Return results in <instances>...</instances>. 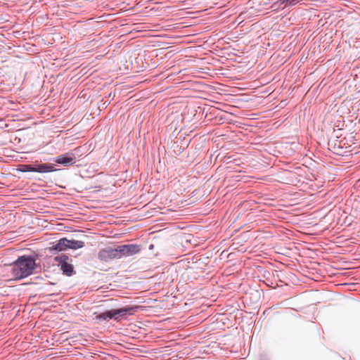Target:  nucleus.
Returning a JSON list of instances; mask_svg holds the SVG:
<instances>
[{
    "label": "nucleus",
    "instance_id": "nucleus-3",
    "mask_svg": "<svg viewBox=\"0 0 360 360\" xmlns=\"http://www.w3.org/2000/svg\"><path fill=\"white\" fill-rule=\"evenodd\" d=\"M141 308V307L139 305H126L120 308L113 309L114 321L120 322L126 320L129 316H133Z\"/></svg>",
    "mask_w": 360,
    "mask_h": 360
},
{
    "label": "nucleus",
    "instance_id": "nucleus-12",
    "mask_svg": "<svg viewBox=\"0 0 360 360\" xmlns=\"http://www.w3.org/2000/svg\"><path fill=\"white\" fill-rule=\"evenodd\" d=\"M113 250L115 259L126 257L124 250H123V245H117V247L113 248Z\"/></svg>",
    "mask_w": 360,
    "mask_h": 360
},
{
    "label": "nucleus",
    "instance_id": "nucleus-4",
    "mask_svg": "<svg viewBox=\"0 0 360 360\" xmlns=\"http://www.w3.org/2000/svg\"><path fill=\"white\" fill-rule=\"evenodd\" d=\"M79 151V148L70 150L67 153L60 154L54 158V162L56 164L61 165L64 167H69L75 165L77 161V155Z\"/></svg>",
    "mask_w": 360,
    "mask_h": 360
},
{
    "label": "nucleus",
    "instance_id": "nucleus-8",
    "mask_svg": "<svg viewBox=\"0 0 360 360\" xmlns=\"http://www.w3.org/2000/svg\"><path fill=\"white\" fill-rule=\"evenodd\" d=\"M126 257L138 254L141 251V246L137 244H124L123 245Z\"/></svg>",
    "mask_w": 360,
    "mask_h": 360
},
{
    "label": "nucleus",
    "instance_id": "nucleus-13",
    "mask_svg": "<svg viewBox=\"0 0 360 360\" xmlns=\"http://www.w3.org/2000/svg\"><path fill=\"white\" fill-rule=\"evenodd\" d=\"M285 0H277L275 1L272 6L275 10L283 11L286 8H288V6L285 5Z\"/></svg>",
    "mask_w": 360,
    "mask_h": 360
},
{
    "label": "nucleus",
    "instance_id": "nucleus-7",
    "mask_svg": "<svg viewBox=\"0 0 360 360\" xmlns=\"http://www.w3.org/2000/svg\"><path fill=\"white\" fill-rule=\"evenodd\" d=\"M57 171L55 165L51 163H34V172L37 173H49Z\"/></svg>",
    "mask_w": 360,
    "mask_h": 360
},
{
    "label": "nucleus",
    "instance_id": "nucleus-10",
    "mask_svg": "<svg viewBox=\"0 0 360 360\" xmlns=\"http://www.w3.org/2000/svg\"><path fill=\"white\" fill-rule=\"evenodd\" d=\"M66 243L68 249H71L74 250L81 249L85 246V243L84 241L77 240L75 239H68L66 238Z\"/></svg>",
    "mask_w": 360,
    "mask_h": 360
},
{
    "label": "nucleus",
    "instance_id": "nucleus-15",
    "mask_svg": "<svg viewBox=\"0 0 360 360\" xmlns=\"http://www.w3.org/2000/svg\"><path fill=\"white\" fill-rule=\"evenodd\" d=\"M108 96L112 97V93H110Z\"/></svg>",
    "mask_w": 360,
    "mask_h": 360
},
{
    "label": "nucleus",
    "instance_id": "nucleus-1",
    "mask_svg": "<svg viewBox=\"0 0 360 360\" xmlns=\"http://www.w3.org/2000/svg\"><path fill=\"white\" fill-rule=\"evenodd\" d=\"M37 254L22 255L11 264V273L15 281H21L41 272V265L37 262Z\"/></svg>",
    "mask_w": 360,
    "mask_h": 360
},
{
    "label": "nucleus",
    "instance_id": "nucleus-5",
    "mask_svg": "<svg viewBox=\"0 0 360 360\" xmlns=\"http://www.w3.org/2000/svg\"><path fill=\"white\" fill-rule=\"evenodd\" d=\"M46 250L51 254H58L68 250L66 238H61L56 242L53 243L52 245L47 248Z\"/></svg>",
    "mask_w": 360,
    "mask_h": 360
},
{
    "label": "nucleus",
    "instance_id": "nucleus-9",
    "mask_svg": "<svg viewBox=\"0 0 360 360\" xmlns=\"http://www.w3.org/2000/svg\"><path fill=\"white\" fill-rule=\"evenodd\" d=\"M96 319L99 321H109L110 320H114V312L113 309L105 310L96 316Z\"/></svg>",
    "mask_w": 360,
    "mask_h": 360
},
{
    "label": "nucleus",
    "instance_id": "nucleus-11",
    "mask_svg": "<svg viewBox=\"0 0 360 360\" xmlns=\"http://www.w3.org/2000/svg\"><path fill=\"white\" fill-rule=\"evenodd\" d=\"M18 171L21 172H34V163L20 165Z\"/></svg>",
    "mask_w": 360,
    "mask_h": 360
},
{
    "label": "nucleus",
    "instance_id": "nucleus-2",
    "mask_svg": "<svg viewBox=\"0 0 360 360\" xmlns=\"http://www.w3.org/2000/svg\"><path fill=\"white\" fill-rule=\"evenodd\" d=\"M53 261L57 262V266L63 275L70 277L76 274L72 264V259L67 255L64 253L59 254L54 257Z\"/></svg>",
    "mask_w": 360,
    "mask_h": 360
},
{
    "label": "nucleus",
    "instance_id": "nucleus-16",
    "mask_svg": "<svg viewBox=\"0 0 360 360\" xmlns=\"http://www.w3.org/2000/svg\"><path fill=\"white\" fill-rule=\"evenodd\" d=\"M53 295V294H49V295H47L46 296H51Z\"/></svg>",
    "mask_w": 360,
    "mask_h": 360
},
{
    "label": "nucleus",
    "instance_id": "nucleus-6",
    "mask_svg": "<svg viewBox=\"0 0 360 360\" xmlns=\"http://www.w3.org/2000/svg\"><path fill=\"white\" fill-rule=\"evenodd\" d=\"M97 258L103 262H109L115 259L113 248L108 246L101 249L97 254Z\"/></svg>",
    "mask_w": 360,
    "mask_h": 360
},
{
    "label": "nucleus",
    "instance_id": "nucleus-14",
    "mask_svg": "<svg viewBox=\"0 0 360 360\" xmlns=\"http://www.w3.org/2000/svg\"><path fill=\"white\" fill-rule=\"evenodd\" d=\"M285 5L288 6V8H291L295 6L297 4H302V0H285Z\"/></svg>",
    "mask_w": 360,
    "mask_h": 360
}]
</instances>
